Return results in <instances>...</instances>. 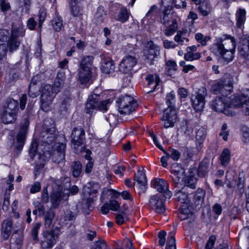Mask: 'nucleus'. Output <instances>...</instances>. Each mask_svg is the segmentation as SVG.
Instances as JSON below:
<instances>
[{
	"mask_svg": "<svg viewBox=\"0 0 249 249\" xmlns=\"http://www.w3.org/2000/svg\"><path fill=\"white\" fill-rule=\"evenodd\" d=\"M235 40L234 37L226 36L224 38L215 39L211 46V51L220 56L227 63L232 60L235 52Z\"/></svg>",
	"mask_w": 249,
	"mask_h": 249,
	"instance_id": "obj_1",
	"label": "nucleus"
},
{
	"mask_svg": "<svg viewBox=\"0 0 249 249\" xmlns=\"http://www.w3.org/2000/svg\"><path fill=\"white\" fill-rule=\"evenodd\" d=\"M59 91L60 89L54 88L52 85L44 86L41 96V107L43 111L48 112L50 110L53 101Z\"/></svg>",
	"mask_w": 249,
	"mask_h": 249,
	"instance_id": "obj_2",
	"label": "nucleus"
},
{
	"mask_svg": "<svg viewBox=\"0 0 249 249\" xmlns=\"http://www.w3.org/2000/svg\"><path fill=\"white\" fill-rule=\"evenodd\" d=\"M118 111L121 114H129L135 110L137 103L133 97L127 95L121 96L116 101Z\"/></svg>",
	"mask_w": 249,
	"mask_h": 249,
	"instance_id": "obj_3",
	"label": "nucleus"
},
{
	"mask_svg": "<svg viewBox=\"0 0 249 249\" xmlns=\"http://www.w3.org/2000/svg\"><path fill=\"white\" fill-rule=\"evenodd\" d=\"M229 99L226 96L217 97L211 103L212 108L216 112H222L228 116H234L236 111L229 106Z\"/></svg>",
	"mask_w": 249,
	"mask_h": 249,
	"instance_id": "obj_4",
	"label": "nucleus"
},
{
	"mask_svg": "<svg viewBox=\"0 0 249 249\" xmlns=\"http://www.w3.org/2000/svg\"><path fill=\"white\" fill-rule=\"evenodd\" d=\"M229 106L232 107L234 110L235 107H242L245 115L249 116V89H247L241 96H235L229 103Z\"/></svg>",
	"mask_w": 249,
	"mask_h": 249,
	"instance_id": "obj_5",
	"label": "nucleus"
},
{
	"mask_svg": "<svg viewBox=\"0 0 249 249\" xmlns=\"http://www.w3.org/2000/svg\"><path fill=\"white\" fill-rule=\"evenodd\" d=\"M138 63L136 55L131 53L126 55L122 59L119 66V71L123 73H130L134 71V67Z\"/></svg>",
	"mask_w": 249,
	"mask_h": 249,
	"instance_id": "obj_6",
	"label": "nucleus"
},
{
	"mask_svg": "<svg viewBox=\"0 0 249 249\" xmlns=\"http://www.w3.org/2000/svg\"><path fill=\"white\" fill-rule=\"evenodd\" d=\"M207 95V89L204 87H201L196 94L191 97V101L193 107L196 111L202 110L205 104V97Z\"/></svg>",
	"mask_w": 249,
	"mask_h": 249,
	"instance_id": "obj_7",
	"label": "nucleus"
},
{
	"mask_svg": "<svg viewBox=\"0 0 249 249\" xmlns=\"http://www.w3.org/2000/svg\"><path fill=\"white\" fill-rule=\"evenodd\" d=\"M40 137L42 138L41 141L44 145L43 154L48 153L50 154V149L52 148L51 145L55 139V129L54 127H51L43 130L40 134Z\"/></svg>",
	"mask_w": 249,
	"mask_h": 249,
	"instance_id": "obj_8",
	"label": "nucleus"
},
{
	"mask_svg": "<svg viewBox=\"0 0 249 249\" xmlns=\"http://www.w3.org/2000/svg\"><path fill=\"white\" fill-rule=\"evenodd\" d=\"M196 180H193V183H190L186 186L181 187V189H177L175 191V199L180 202L181 204L186 205L187 206L190 203V199L189 196V189H194L196 188L195 182Z\"/></svg>",
	"mask_w": 249,
	"mask_h": 249,
	"instance_id": "obj_9",
	"label": "nucleus"
},
{
	"mask_svg": "<svg viewBox=\"0 0 249 249\" xmlns=\"http://www.w3.org/2000/svg\"><path fill=\"white\" fill-rule=\"evenodd\" d=\"M212 91L217 94L219 92L222 94L227 95L232 90V83L230 80L221 79L215 82L212 87Z\"/></svg>",
	"mask_w": 249,
	"mask_h": 249,
	"instance_id": "obj_10",
	"label": "nucleus"
},
{
	"mask_svg": "<svg viewBox=\"0 0 249 249\" xmlns=\"http://www.w3.org/2000/svg\"><path fill=\"white\" fill-rule=\"evenodd\" d=\"M29 124V121L28 118H25L23 122L20 125V130L17 136V143L16 148L20 151L24 144L26 134Z\"/></svg>",
	"mask_w": 249,
	"mask_h": 249,
	"instance_id": "obj_11",
	"label": "nucleus"
},
{
	"mask_svg": "<svg viewBox=\"0 0 249 249\" xmlns=\"http://www.w3.org/2000/svg\"><path fill=\"white\" fill-rule=\"evenodd\" d=\"M177 118L176 110L173 108H167L164 110L161 120L164 122V127L168 128L173 127L174 126Z\"/></svg>",
	"mask_w": 249,
	"mask_h": 249,
	"instance_id": "obj_12",
	"label": "nucleus"
},
{
	"mask_svg": "<svg viewBox=\"0 0 249 249\" xmlns=\"http://www.w3.org/2000/svg\"><path fill=\"white\" fill-rule=\"evenodd\" d=\"M43 237L40 242L41 248L43 249H50L55 244L57 236L53 231H44Z\"/></svg>",
	"mask_w": 249,
	"mask_h": 249,
	"instance_id": "obj_13",
	"label": "nucleus"
},
{
	"mask_svg": "<svg viewBox=\"0 0 249 249\" xmlns=\"http://www.w3.org/2000/svg\"><path fill=\"white\" fill-rule=\"evenodd\" d=\"M69 197V193H65L62 191L61 185H58V190H53L51 195V200L54 207H57L61 201L68 200Z\"/></svg>",
	"mask_w": 249,
	"mask_h": 249,
	"instance_id": "obj_14",
	"label": "nucleus"
},
{
	"mask_svg": "<svg viewBox=\"0 0 249 249\" xmlns=\"http://www.w3.org/2000/svg\"><path fill=\"white\" fill-rule=\"evenodd\" d=\"M153 187L158 192L163 194L165 199H169L172 196V193L168 189V183L164 179L156 178L153 182Z\"/></svg>",
	"mask_w": 249,
	"mask_h": 249,
	"instance_id": "obj_15",
	"label": "nucleus"
},
{
	"mask_svg": "<svg viewBox=\"0 0 249 249\" xmlns=\"http://www.w3.org/2000/svg\"><path fill=\"white\" fill-rule=\"evenodd\" d=\"M147 50L145 53L146 58L150 65H153V61L155 58H157L160 54V48L159 46L155 44L153 41L148 42L147 46Z\"/></svg>",
	"mask_w": 249,
	"mask_h": 249,
	"instance_id": "obj_16",
	"label": "nucleus"
},
{
	"mask_svg": "<svg viewBox=\"0 0 249 249\" xmlns=\"http://www.w3.org/2000/svg\"><path fill=\"white\" fill-rule=\"evenodd\" d=\"M149 207L156 213H161L165 211V208L159 195L152 196L149 200Z\"/></svg>",
	"mask_w": 249,
	"mask_h": 249,
	"instance_id": "obj_17",
	"label": "nucleus"
},
{
	"mask_svg": "<svg viewBox=\"0 0 249 249\" xmlns=\"http://www.w3.org/2000/svg\"><path fill=\"white\" fill-rule=\"evenodd\" d=\"M85 135V131L81 127H75L72 130L71 138L72 142L74 146L78 147L84 143Z\"/></svg>",
	"mask_w": 249,
	"mask_h": 249,
	"instance_id": "obj_18",
	"label": "nucleus"
},
{
	"mask_svg": "<svg viewBox=\"0 0 249 249\" xmlns=\"http://www.w3.org/2000/svg\"><path fill=\"white\" fill-rule=\"evenodd\" d=\"M18 226L17 224L13 225V220L11 218L4 220L2 223L1 234L4 240H7L11 234L13 229L17 228Z\"/></svg>",
	"mask_w": 249,
	"mask_h": 249,
	"instance_id": "obj_19",
	"label": "nucleus"
},
{
	"mask_svg": "<svg viewBox=\"0 0 249 249\" xmlns=\"http://www.w3.org/2000/svg\"><path fill=\"white\" fill-rule=\"evenodd\" d=\"M66 145L63 143H58L56 150L53 154V160L54 162L60 163L65 159Z\"/></svg>",
	"mask_w": 249,
	"mask_h": 249,
	"instance_id": "obj_20",
	"label": "nucleus"
},
{
	"mask_svg": "<svg viewBox=\"0 0 249 249\" xmlns=\"http://www.w3.org/2000/svg\"><path fill=\"white\" fill-rule=\"evenodd\" d=\"M239 55L245 59H249V37L242 38L238 46Z\"/></svg>",
	"mask_w": 249,
	"mask_h": 249,
	"instance_id": "obj_21",
	"label": "nucleus"
},
{
	"mask_svg": "<svg viewBox=\"0 0 249 249\" xmlns=\"http://www.w3.org/2000/svg\"><path fill=\"white\" fill-rule=\"evenodd\" d=\"M23 239L22 232H19L18 231L16 230L10 239V249H19L22 245Z\"/></svg>",
	"mask_w": 249,
	"mask_h": 249,
	"instance_id": "obj_22",
	"label": "nucleus"
},
{
	"mask_svg": "<svg viewBox=\"0 0 249 249\" xmlns=\"http://www.w3.org/2000/svg\"><path fill=\"white\" fill-rule=\"evenodd\" d=\"M99 101V95L96 94L91 95L88 98L86 104L85 111L87 113L90 114L93 110L97 109L98 102Z\"/></svg>",
	"mask_w": 249,
	"mask_h": 249,
	"instance_id": "obj_23",
	"label": "nucleus"
},
{
	"mask_svg": "<svg viewBox=\"0 0 249 249\" xmlns=\"http://www.w3.org/2000/svg\"><path fill=\"white\" fill-rule=\"evenodd\" d=\"M178 216L181 220H187V224L192 223L195 220L194 213L188 208H181L178 213Z\"/></svg>",
	"mask_w": 249,
	"mask_h": 249,
	"instance_id": "obj_24",
	"label": "nucleus"
},
{
	"mask_svg": "<svg viewBox=\"0 0 249 249\" xmlns=\"http://www.w3.org/2000/svg\"><path fill=\"white\" fill-rule=\"evenodd\" d=\"M178 174H173L172 176V179L175 187L177 189H180L182 187L181 186L183 185V179L184 178L185 170L184 169H180L178 171Z\"/></svg>",
	"mask_w": 249,
	"mask_h": 249,
	"instance_id": "obj_25",
	"label": "nucleus"
},
{
	"mask_svg": "<svg viewBox=\"0 0 249 249\" xmlns=\"http://www.w3.org/2000/svg\"><path fill=\"white\" fill-rule=\"evenodd\" d=\"M25 29L21 23L18 25L12 24L10 36L17 39L19 37H23L25 35Z\"/></svg>",
	"mask_w": 249,
	"mask_h": 249,
	"instance_id": "obj_26",
	"label": "nucleus"
},
{
	"mask_svg": "<svg viewBox=\"0 0 249 249\" xmlns=\"http://www.w3.org/2000/svg\"><path fill=\"white\" fill-rule=\"evenodd\" d=\"M205 196V192L204 190L198 188L194 196L195 204L196 205V209H199L204 202Z\"/></svg>",
	"mask_w": 249,
	"mask_h": 249,
	"instance_id": "obj_27",
	"label": "nucleus"
},
{
	"mask_svg": "<svg viewBox=\"0 0 249 249\" xmlns=\"http://www.w3.org/2000/svg\"><path fill=\"white\" fill-rule=\"evenodd\" d=\"M134 180L137 182L141 189L145 191L146 189V178L145 174L142 171L139 170L137 173L135 174Z\"/></svg>",
	"mask_w": 249,
	"mask_h": 249,
	"instance_id": "obj_28",
	"label": "nucleus"
},
{
	"mask_svg": "<svg viewBox=\"0 0 249 249\" xmlns=\"http://www.w3.org/2000/svg\"><path fill=\"white\" fill-rule=\"evenodd\" d=\"M210 161L208 159H204L200 163L197 170L198 175L202 178L208 173Z\"/></svg>",
	"mask_w": 249,
	"mask_h": 249,
	"instance_id": "obj_29",
	"label": "nucleus"
},
{
	"mask_svg": "<svg viewBox=\"0 0 249 249\" xmlns=\"http://www.w3.org/2000/svg\"><path fill=\"white\" fill-rule=\"evenodd\" d=\"M198 5L197 10L203 16L206 17L211 12V6L209 2L203 1Z\"/></svg>",
	"mask_w": 249,
	"mask_h": 249,
	"instance_id": "obj_30",
	"label": "nucleus"
},
{
	"mask_svg": "<svg viewBox=\"0 0 249 249\" xmlns=\"http://www.w3.org/2000/svg\"><path fill=\"white\" fill-rule=\"evenodd\" d=\"M91 70L80 68L79 79L82 84L88 83L91 78Z\"/></svg>",
	"mask_w": 249,
	"mask_h": 249,
	"instance_id": "obj_31",
	"label": "nucleus"
},
{
	"mask_svg": "<svg viewBox=\"0 0 249 249\" xmlns=\"http://www.w3.org/2000/svg\"><path fill=\"white\" fill-rule=\"evenodd\" d=\"M44 145L43 144L38 145L37 143V142L36 140H34L33 142L31 148L29 150V154L30 155V156L32 158H33L35 156V154L36 152L39 150V149H40L43 151L45 150L44 149ZM39 154L40 155H46L48 154V153H46L45 154H43V152H42V153L41 152H39Z\"/></svg>",
	"mask_w": 249,
	"mask_h": 249,
	"instance_id": "obj_32",
	"label": "nucleus"
},
{
	"mask_svg": "<svg viewBox=\"0 0 249 249\" xmlns=\"http://www.w3.org/2000/svg\"><path fill=\"white\" fill-rule=\"evenodd\" d=\"M17 114L5 110L1 115L2 122L5 124L13 123L16 120Z\"/></svg>",
	"mask_w": 249,
	"mask_h": 249,
	"instance_id": "obj_33",
	"label": "nucleus"
},
{
	"mask_svg": "<svg viewBox=\"0 0 249 249\" xmlns=\"http://www.w3.org/2000/svg\"><path fill=\"white\" fill-rule=\"evenodd\" d=\"M246 11L245 9L239 8L236 13L237 27L241 28L246 20Z\"/></svg>",
	"mask_w": 249,
	"mask_h": 249,
	"instance_id": "obj_34",
	"label": "nucleus"
},
{
	"mask_svg": "<svg viewBox=\"0 0 249 249\" xmlns=\"http://www.w3.org/2000/svg\"><path fill=\"white\" fill-rule=\"evenodd\" d=\"M43 215L44 216V226L46 228H49L52 224L53 220L55 216V213L53 210L50 209Z\"/></svg>",
	"mask_w": 249,
	"mask_h": 249,
	"instance_id": "obj_35",
	"label": "nucleus"
},
{
	"mask_svg": "<svg viewBox=\"0 0 249 249\" xmlns=\"http://www.w3.org/2000/svg\"><path fill=\"white\" fill-rule=\"evenodd\" d=\"M115 70V66L113 61L108 58L105 60L102 66L103 71L106 73L113 72Z\"/></svg>",
	"mask_w": 249,
	"mask_h": 249,
	"instance_id": "obj_36",
	"label": "nucleus"
},
{
	"mask_svg": "<svg viewBox=\"0 0 249 249\" xmlns=\"http://www.w3.org/2000/svg\"><path fill=\"white\" fill-rule=\"evenodd\" d=\"M6 42L7 48L8 47L9 51L12 53L17 50L20 44L19 41L12 36L10 37Z\"/></svg>",
	"mask_w": 249,
	"mask_h": 249,
	"instance_id": "obj_37",
	"label": "nucleus"
},
{
	"mask_svg": "<svg viewBox=\"0 0 249 249\" xmlns=\"http://www.w3.org/2000/svg\"><path fill=\"white\" fill-rule=\"evenodd\" d=\"M82 164L79 161L73 162L71 165L72 176L74 178L79 177L82 173Z\"/></svg>",
	"mask_w": 249,
	"mask_h": 249,
	"instance_id": "obj_38",
	"label": "nucleus"
},
{
	"mask_svg": "<svg viewBox=\"0 0 249 249\" xmlns=\"http://www.w3.org/2000/svg\"><path fill=\"white\" fill-rule=\"evenodd\" d=\"M106 14L104 8L102 6H99L97 9L95 14L94 19L97 24H100L104 21Z\"/></svg>",
	"mask_w": 249,
	"mask_h": 249,
	"instance_id": "obj_39",
	"label": "nucleus"
},
{
	"mask_svg": "<svg viewBox=\"0 0 249 249\" xmlns=\"http://www.w3.org/2000/svg\"><path fill=\"white\" fill-rule=\"evenodd\" d=\"M18 103L17 101L14 99H10L7 102V106L5 110L17 114L18 109Z\"/></svg>",
	"mask_w": 249,
	"mask_h": 249,
	"instance_id": "obj_40",
	"label": "nucleus"
},
{
	"mask_svg": "<svg viewBox=\"0 0 249 249\" xmlns=\"http://www.w3.org/2000/svg\"><path fill=\"white\" fill-rule=\"evenodd\" d=\"M92 60L93 57L92 56H86L84 57L81 61L80 68L90 70Z\"/></svg>",
	"mask_w": 249,
	"mask_h": 249,
	"instance_id": "obj_41",
	"label": "nucleus"
},
{
	"mask_svg": "<svg viewBox=\"0 0 249 249\" xmlns=\"http://www.w3.org/2000/svg\"><path fill=\"white\" fill-rule=\"evenodd\" d=\"M185 33L183 31H178L177 35L174 37V40L178 43L179 45H183L185 44V42H188L189 41V39L184 36Z\"/></svg>",
	"mask_w": 249,
	"mask_h": 249,
	"instance_id": "obj_42",
	"label": "nucleus"
},
{
	"mask_svg": "<svg viewBox=\"0 0 249 249\" xmlns=\"http://www.w3.org/2000/svg\"><path fill=\"white\" fill-rule=\"evenodd\" d=\"M206 136V129L204 127H200L196 133V140L197 142L199 144H202L204 140L205 139Z\"/></svg>",
	"mask_w": 249,
	"mask_h": 249,
	"instance_id": "obj_43",
	"label": "nucleus"
},
{
	"mask_svg": "<svg viewBox=\"0 0 249 249\" xmlns=\"http://www.w3.org/2000/svg\"><path fill=\"white\" fill-rule=\"evenodd\" d=\"M220 160L223 166H226L230 160V152L228 149H225L222 151L220 156Z\"/></svg>",
	"mask_w": 249,
	"mask_h": 249,
	"instance_id": "obj_44",
	"label": "nucleus"
},
{
	"mask_svg": "<svg viewBox=\"0 0 249 249\" xmlns=\"http://www.w3.org/2000/svg\"><path fill=\"white\" fill-rule=\"evenodd\" d=\"M175 234V232L174 231H172L169 233L168 242L165 249H177Z\"/></svg>",
	"mask_w": 249,
	"mask_h": 249,
	"instance_id": "obj_45",
	"label": "nucleus"
},
{
	"mask_svg": "<svg viewBox=\"0 0 249 249\" xmlns=\"http://www.w3.org/2000/svg\"><path fill=\"white\" fill-rule=\"evenodd\" d=\"M178 29V24L175 19H173L172 23L168 26L164 31V34L166 36H172Z\"/></svg>",
	"mask_w": 249,
	"mask_h": 249,
	"instance_id": "obj_46",
	"label": "nucleus"
},
{
	"mask_svg": "<svg viewBox=\"0 0 249 249\" xmlns=\"http://www.w3.org/2000/svg\"><path fill=\"white\" fill-rule=\"evenodd\" d=\"M177 68L176 62L174 60H168L166 63L165 69L169 75H172L173 72L177 70Z\"/></svg>",
	"mask_w": 249,
	"mask_h": 249,
	"instance_id": "obj_47",
	"label": "nucleus"
},
{
	"mask_svg": "<svg viewBox=\"0 0 249 249\" xmlns=\"http://www.w3.org/2000/svg\"><path fill=\"white\" fill-rule=\"evenodd\" d=\"M69 102L70 99L69 98H65L61 102L58 109V112L61 115H64L66 114L70 105Z\"/></svg>",
	"mask_w": 249,
	"mask_h": 249,
	"instance_id": "obj_48",
	"label": "nucleus"
},
{
	"mask_svg": "<svg viewBox=\"0 0 249 249\" xmlns=\"http://www.w3.org/2000/svg\"><path fill=\"white\" fill-rule=\"evenodd\" d=\"M180 129L184 134L189 136H190L193 131V129L191 125L190 124V122L188 121H185L184 124H183L181 127Z\"/></svg>",
	"mask_w": 249,
	"mask_h": 249,
	"instance_id": "obj_49",
	"label": "nucleus"
},
{
	"mask_svg": "<svg viewBox=\"0 0 249 249\" xmlns=\"http://www.w3.org/2000/svg\"><path fill=\"white\" fill-rule=\"evenodd\" d=\"M195 38L202 46H205L211 37L209 36H204L202 34L198 33L195 35Z\"/></svg>",
	"mask_w": 249,
	"mask_h": 249,
	"instance_id": "obj_50",
	"label": "nucleus"
},
{
	"mask_svg": "<svg viewBox=\"0 0 249 249\" xmlns=\"http://www.w3.org/2000/svg\"><path fill=\"white\" fill-rule=\"evenodd\" d=\"M201 57V54L199 53L187 52L184 54V58L186 61H192L198 59Z\"/></svg>",
	"mask_w": 249,
	"mask_h": 249,
	"instance_id": "obj_51",
	"label": "nucleus"
},
{
	"mask_svg": "<svg viewBox=\"0 0 249 249\" xmlns=\"http://www.w3.org/2000/svg\"><path fill=\"white\" fill-rule=\"evenodd\" d=\"M53 28L56 32L60 31L63 26V20L61 17H57L52 21Z\"/></svg>",
	"mask_w": 249,
	"mask_h": 249,
	"instance_id": "obj_52",
	"label": "nucleus"
},
{
	"mask_svg": "<svg viewBox=\"0 0 249 249\" xmlns=\"http://www.w3.org/2000/svg\"><path fill=\"white\" fill-rule=\"evenodd\" d=\"M145 79L148 82V86H150L152 84H155L153 88V90H154L156 87L159 85V78L156 76L154 77L153 75L148 74L147 75Z\"/></svg>",
	"mask_w": 249,
	"mask_h": 249,
	"instance_id": "obj_53",
	"label": "nucleus"
},
{
	"mask_svg": "<svg viewBox=\"0 0 249 249\" xmlns=\"http://www.w3.org/2000/svg\"><path fill=\"white\" fill-rule=\"evenodd\" d=\"M129 18V13L126 8H122L118 15V20L121 22H124Z\"/></svg>",
	"mask_w": 249,
	"mask_h": 249,
	"instance_id": "obj_54",
	"label": "nucleus"
},
{
	"mask_svg": "<svg viewBox=\"0 0 249 249\" xmlns=\"http://www.w3.org/2000/svg\"><path fill=\"white\" fill-rule=\"evenodd\" d=\"M8 30L0 29V43H5L9 39L10 36Z\"/></svg>",
	"mask_w": 249,
	"mask_h": 249,
	"instance_id": "obj_55",
	"label": "nucleus"
},
{
	"mask_svg": "<svg viewBox=\"0 0 249 249\" xmlns=\"http://www.w3.org/2000/svg\"><path fill=\"white\" fill-rule=\"evenodd\" d=\"M40 226H41V223H37L34 226V227H33V229L31 231V234H32L33 239L34 240H35L36 241H37L38 240V231L40 228Z\"/></svg>",
	"mask_w": 249,
	"mask_h": 249,
	"instance_id": "obj_56",
	"label": "nucleus"
},
{
	"mask_svg": "<svg viewBox=\"0 0 249 249\" xmlns=\"http://www.w3.org/2000/svg\"><path fill=\"white\" fill-rule=\"evenodd\" d=\"M157 9L158 6L156 5H153L151 6L145 17L143 18V20H149V19H153V17L155 16L154 12L157 10Z\"/></svg>",
	"mask_w": 249,
	"mask_h": 249,
	"instance_id": "obj_57",
	"label": "nucleus"
},
{
	"mask_svg": "<svg viewBox=\"0 0 249 249\" xmlns=\"http://www.w3.org/2000/svg\"><path fill=\"white\" fill-rule=\"evenodd\" d=\"M46 10L44 8H41L39 11L38 14V27L41 28L43 22L44 21L46 18Z\"/></svg>",
	"mask_w": 249,
	"mask_h": 249,
	"instance_id": "obj_58",
	"label": "nucleus"
},
{
	"mask_svg": "<svg viewBox=\"0 0 249 249\" xmlns=\"http://www.w3.org/2000/svg\"><path fill=\"white\" fill-rule=\"evenodd\" d=\"M245 173L242 171L240 172L238 176V182L237 184L239 189H242L244 188V183L245 180Z\"/></svg>",
	"mask_w": 249,
	"mask_h": 249,
	"instance_id": "obj_59",
	"label": "nucleus"
},
{
	"mask_svg": "<svg viewBox=\"0 0 249 249\" xmlns=\"http://www.w3.org/2000/svg\"><path fill=\"white\" fill-rule=\"evenodd\" d=\"M175 95L174 92H171L168 93L166 98V103L168 106V108H173L175 103Z\"/></svg>",
	"mask_w": 249,
	"mask_h": 249,
	"instance_id": "obj_60",
	"label": "nucleus"
},
{
	"mask_svg": "<svg viewBox=\"0 0 249 249\" xmlns=\"http://www.w3.org/2000/svg\"><path fill=\"white\" fill-rule=\"evenodd\" d=\"M92 203L93 199L91 197L87 200V202L83 206V210L85 213H89V212L91 210V208L93 207Z\"/></svg>",
	"mask_w": 249,
	"mask_h": 249,
	"instance_id": "obj_61",
	"label": "nucleus"
},
{
	"mask_svg": "<svg viewBox=\"0 0 249 249\" xmlns=\"http://www.w3.org/2000/svg\"><path fill=\"white\" fill-rule=\"evenodd\" d=\"M110 100H106L105 101H101L100 100L98 102V107H97V109L102 110V111H107V105L109 103Z\"/></svg>",
	"mask_w": 249,
	"mask_h": 249,
	"instance_id": "obj_62",
	"label": "nucleus"
},
{
	"mask_svg": "<svg viewBox=\"0 0 249 249\" xmlns=\"http://www.w3.org/2000/svg\"><path fill=\"white\" fill-rule=\"evenodd\" d=\"M71 14L74 17L80 15V8L78 4H70Z\"/></svg>",
	"mask_w": 249,
	"mask_h": 249,
	"instance_id": "obj_63",
	"label": "nucleus"
},
{
	"mask_svg": "<svg viewBox=\"0 0 249 249\" xmlns=\"http://www.w3.org/2000/svg\"><path fill=\"white\" fill-rule=\"evenodd\" d=\"M94 249H107V246L104 240L97 241L95 243Z\"/></svg>",
	"mask_w": 249,
	"mask_h": 249,
	"instance_id": "obj_64",
	"label": "nucleus"
}]
</instances>
